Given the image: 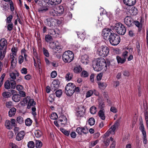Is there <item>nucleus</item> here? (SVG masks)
Segmentation results:
<instances>
[{
    "instance_id": "338daca9",
    "label": "nucleus",
    "mask_w": 148,
    "mask_h": 148,
    "mask_svg": "<svg viewBox=\"0 0 148 148\" xmlns=\"http://www.w3.org/2000/svg\"><path fill=\"white\" fill-rule=\"evenodd\" d=\"M61 49V47L59 43L58 42H57V45H56L55 48L54 49L58 51Z\"/></svg>"
},
{
    "instance_id": "58836bf2",
    "label": "nucleus",
    "mask_w": 148,
    "mask_h": 148,
    "mask_svg": "<svg viewBox=\"0 0 148 148\" xmlns=\"http://www.w3.org/2000/svg\"><path fill=\"white\" fill-rule=\"evenodd\" d=\"M49 13L51 16H54L58 15L57 13L56 12V11L55 10H54L53 8L50 9L49 8Z\"/></svg>"
},
{
    "instance_id": "412c9836",
    "label": "nucleus",
    "mask_w": 148,
    "mask_h": 148,
    "mask_svg": "<svg viewBox=\"0 0 148 148\" xmlns=\"http://www.w3.org/2000/svg\"><path fill=\"white\" fill-rule=\"evenodd\" d=\"M123 2L125 4L129 7L134 5L136 1V0H123Z\"/></svg>"
},
{
    "instance_id": "c85d7f7f",
    "label": "nucleus",
    "mask_w": 148,
    "mask_h": 148,
    "mask_svg": "<svg viewBox=\"0 0 148 148\" xmlns=\"http://www.w3.org/2000/svg\"><path fill=\"white\" fill-rule=\"evenodd\" d=\"M56 10L57 14H62L64 11L63 7L61 5L58 6L56 8Z\"/></svg>"
},
{
    "instance_id": "bb28decb",
    "label": "nucleus",
    "mask_w": 148,
    "mask_h": 148,
    "mask_svg": "<svg viewBox=\"0 0 148 148\" xmlns=\"http://www.w3.org/2000/svg\"><path fill=\"white\" fill-rule=\"evenodd\" d=\"M116 59L118 64H123L126 61L125 58H122L119 56H116Z\"/></svg>"
},
{
    "instance_id": "72a5a7b5",
    "label": "nucleus",
    "mask_w": 148,
    "mask_h": 148,
    "mask_svg": "<svg viewBox=\"0 0 148 148\" xmlns=\"http://www.w3.org/2000/svg\"><path fill=\"white\" fill-rule=\"evenodd\" d=\"M140 130L142 132L143 137H147L145 131V128L143 124H141L140 127Z\"/></svg>"
},
{
    "instance_id": "c03bdc74",
    "label": "nucleus",
    "mask_w": 148,
    "mask_h": 148,
    "mask_svg": "<svg viewBox=\"0 0 148 148\" xmlns=\"http://www.w3.org/2000/svg\"><path fill=\"white\" fill-rule=\"evenodd\" d=\"M25 124L27 126L31 125L32 123V121L29 118L27 119L25 121Z\"/></svg>"
},
{
    "instance_id": "79ce46f5",
    "label": "nucleus",
    "mask_w": 148,
    "mask_h": 148,
    "mask_svg": "<svg viewBox=\"0 0 148 148\" xmlns=\"http://www.w3.org/2000/svg\"><path fill=\"white\" fill-rule=\"evenodd\" d=\"M103 96L105 100H106L107 102L108 103H110V100L109 99V97L108 96V94L107 92H104L103 93Z\"/></svg>"
},
{
    "instance_id": "774afa93",
    "label": "nucleus",
    "mask_w": 148,
    "mask_h": 148,
    "mask_svg": "<svg viewBox=\"0 0 148 148\" xmlns=\"http://www.w3.org/2000/svg\"><path fill=\"white\" fill-rule=\"evenodd\" d=\"M43 52L45 56L47 57H49V53L48 51L46 50L45 48H43Z\"/></svg>"
},
{
    "instance_id": "e2e57ef3",
    "label": "nucleus",
    "mask_w": 148,
    "mask_h": 148,
    "mask_svg": "<svg viewBox=\"0 0 148 148\" xmlns=\"http://www.w3.org/2000/svg\"><path fill=\"white\" fill-rule=\"evenodd\" d=\"M10 93L8 92H5L3 93L2 95L3 97L5 98H8L9 97Z\"/></svg>"
},
{
    "instance_id": "8fccbe9b",
    "label": "nucleus",
    "mask_w": 148,
    "mask_h": 148,
    "mask_svg": "<svg viewBox=\"0 0 148 148\" xmlns=\"http://www.w3.org/2000/svg\"><path fill=\"white\" fill-rule=\"evenodd\" d=\"M90 110L91 114H94L97 112V108L94 106H92L90 108Z\"/></svg>"
},
{
    "instance_id": "9d476101",
    "label": "nucleus",
    "mask_w": 148,
    "mask_h": 148,
    "mask_svg": "<svg viewBox=\"0 0 148 148\" xmlns=\"http://www.w3.org/2000/svg\"><path fill=\"white\" fill-rule=\"evenodd\" d=\"M76 132L79 135L86 134L88 132V128L86 127H77L76 130Z\"/></svg>"
},
{
    "instance_id": "c756f323",
    "label": "nucleus",
    "mask_w": 148,
    "mask_h": 148,
    "mask_svg": "<svg viewBox=\"0 0 148 148\" xmlns=\"http://www.w3.org/2000/svg\"><path fill=\"white\" fill-rule=\"evenodd\" d=\"M47 3V6H48L49 8H53L55 5H57L55 2L54 3L52 0H49Z\"/></svg>"
},
{
    "instance_id": "7c9ffc66",
    "label": "nucleus",
    "mask_w": 148,
    "mask_h": 148,
    "mask_svg": "<svg viewBox=\"0 0 148 148\" xmlns=\"http://www.w3.org/2000/svg\"><path fill=\"white\" fill-rule=\"evenodd\" d=\"M16 111V109L14 108H13L10 110L9 112V115L10 117H12L14 115Z\"/></svg>"
},
{
    "instance_id": "a18cd8bd",
    "label": "nucleus",
    "mask_w": 148,
    "mask_h": 148,
    "mask_svg": "<svg viewBox=\"0 0 148 148\" xmlns=\"http://www.w3.org/2000/svg\"><path fill=\"white\" fill-rule=\"evenodd\" d=\"M60 130L65 135L67 136H69V135L70 134L69 132L62 128H60Z\"/></svg>"
},
{
    "instance_id": "de8ad7c7",
    "label": "nucleus",
    "mask_w": 148,
    "mask_h": 148,
    "mask_svg": "<svg viewBox=\"0 0 148 148\" xmlns=\"http://www.w3.org/2000/svg\"><path fill=\"white\" fill-rule=\"evenodd\" d=\"M95 123V121L93 118H90L88 121V124L91 126L94 125Z\"/></svg>"
},
{
    "instance_id": "2f4dec72",
    "label": "nucleus",
    "mask_w": 148,
    "mask_h": 148,
    "mask_svg": "<svg viewBox=\"0 0 148 148\" xmlns=\"http://www.w3.org/2000/svg\"><path fill=\"white\" fill-rule=\"evenodd\" d=\"M30 98L29 97H27L26 98H24L23 100L20 102L21 105L23 106H25L27 103Z\"/></svg>"
},
{
    "instance_id": "dca6fc26",
    "label": "nucleus",
    "mask_w": 148,
    "mask_h": 148,
    "mask_svg": "<svg viewBox=\"0 0 148 148\" xmlns=\"http://www.w3.org/2000/svg\"><path fill=\"white\" fill-rule=\"evenodd\" d=\"M119 126V123L118 122H115L114 125L112 126L108 130L112 134H115V131Z\"/></svg>"
},
{
    "instance_id": "052dcab7",
    "label": "nucleus",
    "mask_w": 148,
    "mask_h": 148,
    "mask_svg": "<svg viewBox=\"0 0 148 148\" xmlns=\"http://www.w3.org/2000/svg\"><path fill=\"white\" fill-rule=\"evenodd\" d=\"M55 34L53 35L55 37H59L60 36V32L59 30L57 29H56Z\"/></svg>"
},
{
    "instance_id": "4be33fe9",
    "label": "nucleus",
    "mask_w": 148,
    "mask_h": 148,
    "mask_svg": "<svg viewBox=\"0 0 148 148\" xmlns=\"http://www.w3.org/2000/svg\"><path fill=\"white\" fill-rule=\"evenodd\" d=\"M49 9V8L48 6H44L40 7L38 9V11L40 13H43L45 12Z\"/></svg>"
},
{
    "instance_id": "a211bd4d",
    "label": "nucleus",
    "mask_w": 148,
    "mask_h": 148,
    "mask_svg": "<svg viewBox=\"0 0 148 148\" xmlns=\"http://www.w3.org/2000/svg\"><path fill=\"white\" fill-rule=\"evenodd\" d=\"M87 55L85 54L81 57L80 60L82 63L84 65L87 64L89 62Z\"/></svg>"
},
{
    "instance_id": "a19ab883",
    "label": "nucleus",
    "mask_w": 148,
    "mask_h": 148,
    "mask_svg": "<svg viewBox=\"0 0 148 148\" xmlns=\"http://www.w3.org/2000/svg\"><path fill=\"white\" fill-rule=\"evenodd\" d=\"M82 70L81 67L79 66H76L74 69V71L75 73H79Z\"/></svg>"
},
{
    "instance_id": "49530a36",
    "label": "nucleus",
    "mask_w": 148,
    "mask_h": 148,
    "mask_svg": "<svg viewBox=\"0 0 148 148\" xmlns=\"http://www.w3.org/2000/svg\"><path fill=\"white\" fill-rule=\"evenodd\" d=\"M105 105L104 102L103 101H101L99 102V107L100 110H104L103 108L105 106Z\"/></svg>"
},
{
    "instance_id": "6e6552de",
    "label": "nucleus",
    "mask_w": 148,
    "mask_h": 148,
    "mask_svg": "<svg viewBox=\"0 0 148 148\" xmlns=\"http://www.w3.org/2000/svg\"><path fill=\"white\" fill-rule=\"evenodd\" d=\"M16 83L14 80H9L6 81L4 84L5 88L6 89H9L11 88L14 89L16 86Z\"/></svg>"
},
{
    "instance_id": "473e14b6",
    "label": "nucleus",
    "mask_w": 148,
    "mask_h": 148,
    "mask_svg": "<svg viewBox=\"0 0 148 148\" xmlns=\"http://www.w3.org/2000/svg\"><path fill=\"white\" fill-rule=\"evenodd\" d=\"M98 84L99 88L101 89H104L107 86L106 83L103 82H98Z\"/></svg>"
},
{
    "instance_id": "20e7f679",
    "label": "nucleus",
    "mask_w": 148,
    "mask_h": 148,
    "mask_svg": "<svg viewBox=\"0 0 148 148\" xmlns=\"http://www.w3.org/2000/svg\"><path fill=\"white\" fill-rule=\"evenodd\" d=\"M114 29L119 34L124 35L126 32V29L124 26L120 23L115 24Z\"/></svg>"
},
{
    "instance_id": "09e8293b",
    "label": "nucleus",
    "mask_w": 148,
    "mask_h": 148,
    "mask_svg": "<svg viewBox=\"0 0 148 148\" xmlns=\"http://www.w3.org/2000/svg\"><path fill=\"white\" fill-rule=\"evenodd\" d=\"M45 38L46 41L47 42H51L52 40V37L49 35H47L45 36Z\"/></svg>"
},
{
    "instance_id": "5701e85b",
    "label": "nucleus",
    "mask_w": 148,
    "mask_h": 148,
    "mask_svg": "<svg viewBox=\"0 0 148 148\" xmlns=\"http://www.w3.org/2000/svg\"><path fill=\"white\" fill-rule=\"evenodd\" d=\"M98 115L101 119L104 120L105 119L104 111L103 110H100L98 113Z\"/></svg>"
},
{
    "instance_id": "6ab92c4d",
    "label": "nucleus",
    "mask_w": 148,
    "mask_h": 148,
    "mask_svg": "<svg viewBox=\"0 0 148 148\" xmlns=\"http://www.w3.org/2000/svg\"><path fill=\"white\" fill-rule=\"evenodd\" d=\"M25 135V133L24 131L20 132L16 136V140L20 141L23 139Z\"/></svg>"
},
{
    "instance_id": "5fc2aeb1",
    "label": "nucleus",
    "mask_w": 148,
    "mask_h": 148,
    "mask_svg": "<svg viewBox=\"0 0 148 148\" xmlns=\"http://www.w3.org/2000/svg\"><path fill=\"white\" fill-rule=\"evenodd\" d=\"M130 53L127 51H125L122 53V56L126 60L127 57L129 55Z\"/></svg>"
},
{
    "instance_id": "864d4df0",
    "label": "nucleus",
    "mask_w": 148,
    "mask_h": 148,
    "mask_svg": "<svg viewBox=\"0 0 148 148\" xmlns=\"http://www.w3.org/2000/svg\"><path fill=\"white\" fill-rule=\"evenodd\" d=\"M58 117L57 114L55 112L52 113L51 115L50 118L52 120H56Z\"/></svg>"
},
{
    "instance_id": "a878e982",
    "label": "nucleus",
    "mask_w": 148,
    "mask_h": 148,
    "mask_svg": "<svg viewBox=\"0 0 148 148\" xmlns=\"http://www.w3.org/2000/svg\"><path fill=\"white\" fill-rule=\"evenodd\" d=\"M21 99V96L18 94H14L12 97L13 100L15 102H18Z\"/></svg>"
},
{
    "instance_id": "ea45409f",
    "label": "nucleus",
    "mask_w": 148,
    "mask_h": 148,
    "mask_svg": "<svg viewBox=\"0 0 148 148\" xmlns=\"http://www.w3.org/2000/svg\"><path fill=\"white\" fill-rule=\"evenodd\" d=\"M62 91L61 89L57 90L55 92L56 96L58 97H60L62 95Z\"/></svg>"
},
{
    "instance_id": "0e129e2a",
    "label": "nucleus",
    "mask_w": 148,
    "mask_h": 148,
    "mask_svg": "<svg viewBox=\"0 0 148 148\" xmlns=\"http://www.w3.org/2000/svg\"><path fill=\"white\" fill-rule=\"evenodd\" d=\"M24 60V58L22 55H20L18 57V63L20 64H21Z\"/></svg>"
},
{
    "instance_id": "6e6d98bb",
    "label": "nucleus",
    "mask_w": 148,
    "mask_h": 148,
    "mask_svg": "<svg viewBox=\"0 0 148 148\" xmlns=\"http://www.w3.org/2000/svg\"><path fill=\"white\" fill-rule=\"evenodd\" d=\"M17 122L19 124H21L23 122V118L21 116L17 117L16 119Z\"/></svg>"
},
{
    "instance_id": "ddd939ff",
    "label": "nucleus",
    "mask_w": 148,
    "mask_h": 148,
    "mask_svg": "<svg viewBox=\"0 0 148 148\" xmlns=\"http://www.w3.org/2000/svg\"><path fill=\"white\" fill-rule=\"evenodd\" d=\"M123 7L124 9L127 10L130 12L131 15L133 16L136 15L138 13V10L135 7H132L130 10L129 9V7H126L123 6Z\"/></svg>"
},
{
    "instance_id": "2eb2a0df",
    "label": "nucleus",
    "mask_w": 148,
    "mask_h": 148,
    "mask_svg": "<svg viewBox=\"0 0 148 148\" xmlns=\"http://www.w3.org/2000/svg\"><path fill=\"white\" fill-rule=\"evenodd\" d=\"M125 23L128 27H130L134 22L133 20L131 17L127 16L124 19Z\"/></svg>"
},
{
    "instance_id": "f704fd0d",
    "label": "nucleus",
    "mask_w": 148,
    "mask_h": 148,
    "mask_svg": "<svg viewBox=\"0 0 148 148\" xmlns=\"http://www.w3.org/2000/svg\"><path fill=\"white\" fill-rule=\"evenodd\" d=\"M2 50L0 49V60H2L5 57L6 51L5 49H4L3 51H2Z\"/></svg>"
},
{
    "instance_id": "c9c22d12",
    "label": "nucleus",
    "mask_w": 148,
    "mask_h": 148,
    "mask_svg": "<svg viewBox=\"0 0 148 148\" xmlns=\"http://www.w3.org/2000/svg\"><path fill=\"white\" fill-rule=\"evenodd\" d=\"M77 35L78 38L82 40H84L85 38L86 33L84 32H79L77 34Z\"/></svg>"
},
{
    "instance_id": "f257e3e1",
    "label": "nucleus",
    "mask_w": 148,
    "mask_h": 148,
    "mask_svg": "<svg viewBox=\"0 0 148 148\" xmlns=\"http://www.w3.org/2000/svg\"><path fill=\"white\" fill-rule=\"evenodd\" d=\"M92 66L94 70L97 71L102 70L106 71L107 69L106 64L103 58H97L93 62Z\"/></svg>"
},
{
    "instance_id": "4468645a",
    "label": "nucleus",
    "mask_w": 148,
    "mask_h": 148,
    "mask_svg": "<svg viewBox=\"0 0 148 148\" xmlns=\"http://www.w3.org/2000/svg\"><path fill=\"white\" fill-rule=\"evenodd\" d=\"M57 21L54 18H49L47 19V22L45 23L49 26H54L56 25Z\"/></svg>"
},
{
    "instance_id": "cd10ccee",
    "label": "nucleus",
    "mask_w": 148,
    "mask_h": 148,
    "mask_svg": "<svg viewBox=\"0 0 148 148\" xmlns=\"http://www.w3.org/2000/svg\"><path fill=\"white\" fill-rule=\"evenodd\" d=\"M27 108L28 109L30 108V107L34 106L36 105V103L33 99H30L29 100Z\"/></svg>"
},
{
    "instance_id": "3c124183",
    "label": "nucleus",
    "mask_w": 148,
    "mask_h": 148,
    "mask_svg": "<svg viewBox=\"0 0 148 148\" xmlns=\"http://www.w3.org/2000/svg\"><path fill=\"white\" fill-rule=\"evenodd\" d=\"M57 42H58L57 41L50 42L49 45L50 48L52 49H54L57 45Z\"/></svg>"
},
{
    "instance_id": "393cba45",
    "label": "nucleus",
    "mask_w": 148,
    "mask_h": 148,
    "mask_svg": "<svg viewBox=\"0 0 148 148\" xmlns=\"http://www.w3.org/2000/svg\"><path fill=\"white\" fill-rule=\"evenodd\" d=\"M28 52L27 50H26L25 49H23L21 50V55L23 56H24V60L25 61H27V54Z\"/></svg>"
},
{
    "instance_id": "0eeeda50",
    "label": "nucleus",
    "mask_w": 148,
    "mask_h": 148,
    "mask_svg": "<svg viewBox=\"0 0 148 148\" xmlns=\"http://www.w3.org/2000/svg\"><path fill=\"white\" fill-rule=\"evenodd\" d=\"M114 33L111 29L106 28L103 30L102 34L104 39H106L108 38L109 39V38H110V36L112 35Z\"/></svg>"
},
{
    "instance_id": "4d7b16f0",
    "label": "nucleus",
    "mask_w": 148,
    "mask_h": 148,
    "mask_svg": "<svg viewBox=\"0 0 148 148\" xmlns=\"http://www.w3.org/2000/svg\"><path fill=\"white\" fill-rule=\"evenodd\" d=\"M27 146L29 148H34V143L32 141H29L28 143Z\"/></svg>"
},
{
    "instance_id": "680f3d73",
    "label": "nucleus",
    "mask_w": 148,
    "mask_h": 148,
    "mask_svg": "<svg viewBox=\"0 0 148 148\" xmlns=\"http://www.w3.org/2000/svg\"><path fill=\"white\" fill-rule=\"evenodd\" d=\"M10 78L13 80L15 79L16 78V74L13 72L10 73Z\"/></svg>"
},
{
    "instance_id": "4c0bfd02",
    "label": "nucleus",
    "mask_w": 148,
    "mask_h": 148,
    "mask_svg": "<svg viewBox=\"0 0 148 148\" xmlns=\"http://www.w3.org/2000/svg\"><path fill=\"white\" fill-rule=\"evenodd\" d=\"M72 77V74L70 73H68L66 75L65 78L66 80L69 81L71 80Z\"/></svg>"
},
{
    "instance_id": "13d9d810",
    "label": "nucleus",
    "mask_w": 148,
    "mask_h": 148,
    "mask_svg": "<svg viewBox=\"0 0 148 148\" xmlns=\"http://www.w3.org/2000/svg\"><path fill=\"white\" fill-rule=\"evenodd\" d=\"M93 93L92 90H90L88 91L86 93V97L88 98L92 96Z\"/></svg>"
},
{
    "instance_id": "9b49d317",
    "label": "nucleus",
    "mask_w": 148,
    "mask_h": 148,
    "mask_svg": "<svg viewBox=\"0 0 148 148\" xmlns=\"http://www.w3.org/2000/svg\"><path fill=\"white\" fill-rule=\"evenodd\" d=\"M15 120L14 119L11 120V121L7 120L5 121V125L6 128L8 129H11L13 126H16Z\"/></svg>"
},
{
    "instance_id": "39448f33",
    "label": "nucleus",
    "mask_w": 148,
    "mask_h": 148,
    "mask_svg": "<svg viewBox=\"0 0 148 148\" xmlns=\"http://www.w3.org/2000/svg\"><path fill=\"white\" fill-rule=\"evenodd\" d=\"M74 84L70 83L66 86L65 92L67 96H71L74 93Z\"/></svg>"
},
{
    "instance_id": "603ef678",
    "label": "nucleus",
    "mask_w": 148,
    "mask_h": 148,
    "mask_svg": "<svg viewBox=\"0 0 148 148\" xmlns=\"http://www.w3.org/2000/svg\"><path fill=\"white\" fill-rule=\"evenodd\" d=\"M17 47H14L11 49L12 53H11L13 56H16L17 52Z\"/></svg>"
},
{
    "instance_id": "1a4fd4ad",
    "label": "nucleus",
    "mask_w": 148,
    "mask_h": 148,
    "mask_svg": "<svg viewBox=\"0 0 148 148\" xmlns=\"http://www.w3.org/2000/svg\"><path fill=\"white\" fill-rule=\"evenodd\" d=\"M85 114V109L82 105L78 107V109L76 113V115L78 117L83 116Z\"/></svg>"
},
{
    "instance_id": "37998d69",
    "label": "nucleus",
    "mask_w": 148,
    "mask_h": 148,
    "mask_svg": "<svg viewBox=\"0 0 148 148\" xmlns=\"http://www.w3.org/2000/svg\"><path fill=\"white\" fill-rule=\"evenodd\" d=\"M42 145V142L40 140H36V147L37 148H40Z\"/></svg>"
},
{
    "instance_id": "69168bd1",
    "label": "nucleus",
    "mask_w": 148,
    "mask_h": 148,
    "mask_svg": "<svg viewBox=\"0 0 148 148\" xmlns=\"http://www.w3.org/2000/svg\"><path fill=\"white\" fill-rule=\"evenodd\" d=\"M81 76L83 77H87L88 76V73L85 71H83L81 73Z\"/></svg>"
},
{
    "instance_id": "e433bc0d",
    "label": "nucleus",
    "mask_w": 148,
    "mask_h": 148,
    "mask_svg": "<svg viewBox=\"0 0 148 148\" xmlns=\"http://www.w3.org/2000/svg\"><path fill=\"white\" fill-rule=\"evenodd\" d=\"M35 136L37 138L41 137L42 134V132L40 130H36L34 132Z\"/></svg>"
},
{
    "instance_id": "f8f14e48",
    "label": "nucleus",
    "mask_w": 148,
    "mask_h": 148,
    "mask_svg": "<svg viewBox=\"0 0 148 148\" xmlns=\"http://www.w3.org/2000/svg\"><path fill=\"white\" fill-rule=\"evenodd\" d=\"M16 56H13L12 55L11 53L10 54V60L11 61L10 69L11 70L14 68L16 65L17 61L16 58Z\"/></svg>"
},
{
    "instance_id": "f3484780",
    "label": "nucleus",
    "mask_w": 148,
    "mask_h": 148,
    "mask_svg": "<svg viewBox=\"0 0 148 148\" xmlns=\"http://www.w3.org/2000/svg\"><path fill=\"white\" fill-rule=\"evenodd\" d=\"M7 42L4 38L1 39L0 40V49H5L6 50Z\"/></svg>"
},
{
    "instance_id": "bf43d9fd",
    "label": "nucleus",
    "mask_w": 148,
    "mask_h": 148,
    "mask_svg": "<svg viewBox=\"0 0 148 148\" xmlns=\"http://www.w3.org/2000/svg\"><path fill=\"white\" fill-rule=\"evenodd\" d=\"M110 111L112 112L115 113L117 112L118 110L117 108L114 106H112L110 109Z\"/></svg>"
},
{
    "instance_id": "b1692460",
    "label": "nucleus",
    "mask_w": 148,
    "mask_h": 148,
    "mask_svg": "<svg viewBox=\"0 0 148 148\" xmlns=\"http://www.w3.org/2000/svg\"><path fill=\"white\" fill-rule=\"evenodd\" d=\"M59 85H58L57 81L55 80L53 82L51 85L52 90L53 91H55L58 88Z\"/></svg>"
},
{
    "instance_id": "423d86ee",
    "label": "nucleus",
    "mask_w": 148,
    "mask_h": 148,
    "mask_svg": "<svg viewBox=\"0 0 148 148\" xmlns=\"http://www.w3.org/2000/svg\"><path fill=\"white\" fill-rule=\"evenodd\" d=\"M109 40L112 45H117L120 42V38L119 36L114 33L109 38Z\"/></svg>"
},
{
    "instance_id": "f03ea898",
    "label": "nucleus",
    "mask_w": 148,
    "mask_h": 148,
    "mask_svg": "<svg viewBox=\"0 0 148 148\" xmlns=\"http://www.w3.org/2000/svg\"><path fill=\"white\" fill-rule=\"evenodd\" d=\"M97 53L99 56L105 57L109 54V49L106 45H102L101 43H97L95 46Z\"/></svg>"
},
{
    "instance_id": "aec40b11",
    "label": "nucleus",
    "mask_w": 148,
    "mask_h": 148,
    "mask_svg": "<svg viewBox=\"0 0 148 148\" xmlns=\"http://www.w3.org/2000/svg\"><path fill=\"white\" fill-rule=\"evenodd\" d=\"M37 65L34 66L36 69L38 71L40 75L42 72V69L41 64L40 63V60L39 58H37Z\"/></svg>"
},
{
    "instance_id": "7ed1b4c3",
    "label": "nucleus",
    "mask_w": 148,
    "mask_h": 148,
    "mask_svg": "<svg viewBox=\"0 0 148 148\" xmlns=\"http://www.w3.org/2000/svg\"><path fill=\"white\" fill-rule=\"evenodd\" d=\"M62 58L65 63H70L73 59V54L72 52L70 51H66L62 55Z\"/></svg>"
}]
</instances>
